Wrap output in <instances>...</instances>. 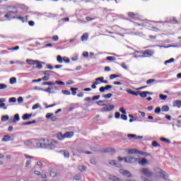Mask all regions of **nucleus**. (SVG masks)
Here are the masks:
<instances>
[{"label": "nucleus", "mask_w": 181, "mask_h": 181, "mask_svg": "<svg viewBox=\"0 0 181 181\" xmlns=\"http://www.w3.org/2000/svg\"><path fill=\"white\" fill-rule=\"evenodd\" d=\"M155 54V51L153 49H146L144 51H135V53H133V56L135 59H138L139 57H152Z\"/></svg>", "instance_id": "obj_1"}, {"label": "nucleus", "mask_w": 181, "mask_h": 181, "mask_svg": "<svg viewBox=\"0 0 181 181\" xmlns=\"http://www.w3.org/2000/svg\"><path fill=\"white\" fill-rule=\"evenodd\" d=\"M42 142L37 143V148H43L45 149H54V142L53 140L42 139Z\"/></svg>", "instance_id": "obj_2"}, {"label": "nucleus", "mask_w": 181, "mask_h": 181, "mask_svg": "<svg viewBox=\"0 0 181 181\" xmlns=\"http://www.w3.org/2000/svg\"><path fill=\"white\" fill-rule=\"evenodd\" d=\"M26 63H28V64H30V66H35V64H36V66H34L33 68V70H35V69H43V62H40V61L37 60H33V59H27L26 60Z\"/></svg>", "instance_id": "obj_3"}, {"label": "nucleus", "mask_w": 181, "mask_h": 181, "mask_svg": "<svg viewBox=\"0 0 181 181\" xmlns=\"http://www.w3.org/2000/svg\"><path fill=\"white\" fill-rule=\"evenodd\" d=\"M16 13H18V8L16 7H13V10L10 11L6 14H5L4 18H6L8 21H11L13 19V16L12 17V15H15Z\"/></svg>", "instance_id": "obj_4"}, {"label": "nucleus", "mask_w": 181, "mask_h": 181, "mask_svg": "<svg viewBox=\"0 0 181 181\" xmlns=\"http://www.w3.org/2000/svg\"><path fill=\"white\" fill-rule=\"evenodd\" d=\"M138 160H139V158H136L135 157H129V156L124 157L125 163H136Z\"/></svg>", "instance_id": "obj_5"}, {"label": "nucleus", "mask_w": 181, "mask_h": 181, "mask_svg": "<svg viewBox=\"0 0 181 181\" xmlns=\"http://www.w3.org/2000/svg\"><path fill=\"white\" fill-rule=\"evenodd\" d=\"M128 153H131L132 155L138 154L139 155H146V152L139 151L138 149H129Z\"/></svg>", "instance_id": "obj_6"}, {"label": "nucleus", "mask_w": 181, "mask_h": 181, "mask_svg": "<svg viewBox=\"0 0 181 181\" xmlns=\"http://www.w3.org/2000/svg\"><path fill=\"white\" fill-rule=\"evenodd\" d=\"M140 172L145 176H147V177H151V176L153 175V173L149 172V170L148 168H142L140 170Z\"/></svg>", "instance_id": "obj_7"}, {"label": "nucleus", "mask_w": 181, "mask_h": 181, "mask_svg": "<svg viewBox=\"0 0 181 181\" xmlns=\"http://www.w3.org/2000/svg\"><path fill=\"white\" fill-rule=\"evenodd\" d=\"M45 118H47V119H51L52 122L57 121V117H56L53 113H47Z\"/></svg>", "instance_id": "obj_8"}, {"label": "nucleus", "mask_w": 181, "mask_h": 181, "mask_svg": "<svg viewBox=\"0 0 181 181\" xmlns=\"http://www.w3.org/2000/svg\"><path fill=\"white\" fill-rule=\"evenodd\" d=\"M120 173L123 175L124 176H127V177H132V174L128 170H120Z\"/></svg>", "instance_id": "obj_9"}, {"label": "nucleus", "mask_w": 181, "mask_h": 181, "mask_svg": "<svg viewBox=\"0 0 181 181\" xmlns=\"http://www.w3.org/2000/svg\"><path fill=\"white\" fill-rule=\"evenodd\" d=\"M13 19H19L20 21H21V22H23V23H25V22H28V16H25V17H22V16H13Z\"/></svg>", "instance_id": "obj_10"}, {"label": "nucleus", "mask_w": 181, "mask_h": 181, "mask_svg": "<svg viewBox=\"0 0 181 181\" xmlns=\"http://www.w3.org/2000/svg\"><path fill=\"white\" fill-rule=\"evenodd\" d=\"M112 110H114V105H110L109 107H103L101 109V111H103V112H107L108 111H112Z\"/></svg>", "instance_id": "obj_11"}, {"label": "nucleus", "mask_w": 181, "mask_h": 181, "mask_svg": "<svg viewBox=\"0 0 181 181\" xmlns=\"http://www.w3.org/2000/svg\"><path fill=\"white\" fill-rule=\"evenodd\" d=\"M173 107H177V108H180L181 107V100H176L173 103Z\"/></svg>", "instance_id": "obj_12"}, {"label": "nucleus", "mask_w": 181, "mask_h": 181, "mask_svg": "<svg viewBox=\"0 0 181 181\" xmlns=\"http://www.w3.org/2000/svg\"><path fill=\"white\" fill-rule=\"evenodd\" d=\"M30 118H32V113L30 114L25 113L22 117V119H24L25 121L28 119H30Z\"/></svg>", "instance_id": "obj_13"}, {"label": "nucleus", "mask_w": 181, "mask_h": 181, "mask_svg": "<svg viewBox=\"0 0 181 181\" xmlns=\"http://www.w3.org/2000/svg\"><path fill=\"white\" fill-rule=\"evenodd\" d=\"M103 152H105V153H107V152H112L113 153H115V148L108 147V148H104V149L103 150Z\"/></svg>", "instance_id": "obj_14"}, {"label": "nucleus", "mask_w": 181, "mask_h": 181, "mask_svg": "<svg viewBox=\"0 0 181 181\" xmlns=\"http://www.w3.org/2000/svg\"><path fill=\"white\" fill-rule=\"evenodd\" d=\"M139 164L141 165V166L148 165V160H146V158H142L141 160L139 161Z\"/></svg>", "instance_id": "obj_15"}, {"label": "nucleus", "mask_w": 181, "mask_h": 181, "mask_svg": "<svg viewBox=\"0 0 181 181\" xmlns=\"http://www.w3.org/2000/svg\"><path fill=\"white\" fill-rule=\"evenodd\" d=\"M82 42H87L88 40V33H86L81 36Z\"/></svg>", "instance_id": "obj_16"}, {"label": "nucleus", "mask_w": 181, "mask_h": 181, "mask_svg": "<svg viewBox=\"0 0 181 181\" xmlns=\"http://www.w3.org/2000/svg\"><path fill=\"white\" fill-rule=\"evenodd\" d=\"M148 94H149V91H143L140 93L139 95L141 97V98H145L148 97Z\"/></svg>", "instance_id": "obj_17"}, {"label": "nucleus", "mask_w": 181, "mask_h": 181, "mask_svg": "<svg viewBox=\"0 0 181 181\" xmlns=\"http://www.w3.org/2000/svg\"><path fill=\"white\" fill-rule=\"evenodd\" d=\"M65 138H71L74 134L73 132H67L64 134Z\"/></svg>", "instance_id": "obj_18"}, {"label": "nucleus", "mask_w": 181, "mask_h": 181, "mask_svg": "<svg viewBox=\"0 0 181 181\" xmlns=\"http://www.w3.org/2000/svg\"><path fill=\"white\" fill-rule=\"evenodd\" d=\"M104 103H108V100H99L96 103L100 107L106 105Z\"/></svg>", "instance_id": "obj_19"}, {"label": "nucleus", "mask_w": 181, "mask_h": 181, "mask_svg": "<svg viewBox=\"0 0 181 181\" xmlns=\"http://www.w3.org/2000/svg\"><path fill=\"white\" fill-rule=\"evenodd\" d=\"M60 153L64 155V158H70V154L69 153V151L64 150L60 151Z\"/></svg>", "instance_id": "obj_20"}, {"label": "nucleus", "mask_w": 181, "mask_h": 181, "mask_svg": "<svg viewBox=\"0 0 181 181\" xmlns=\"http://www.w3.org/2000/svg\"><path fill=\"white\" fill-rule=\"evenodd\" d=\"M8 141H11V136L8 135H5L2 138V141L3 142H8Z\"/></svg>", "instance_id": "obj_21"}, {"label": "nucleus", "mask_w": 181, "mask_h": 181, "mask_svg": "<svg viewBox=\"0 0 181 181\" xmlns=\"http://www.w3.org/2000/svg\"><path fill=\"white\" fill-rule=\"evenodd\" d=\"M18 121H21V117H19V114L17 113L14 115L13 122H18Z\"/></svg>", "instance_id": "obj_22"}, {"label": "nucleus", "mask_w": 181, "mask_h": 181, "mask_svg": "<svg viewBox=\"0 0 181 181\" xmlns=\"http://www.w3.org/2000/svg\"><path fill=\"white\" fill-rule=\"evenodd\" d=\"M121 78V75L111 74L110 76V80H114V78Z\"/></svg>", "instance_id": "obj_23"}, {"label": "nucleus", "mask_w": 181, "mask_h": 181, "mask_svg": "<svg viewBox=\"0 0 181 181\" xmlns=\"http://www.w3.org/2000/svg\"><path fill=\"white\" fill-rule=\"evenodd\" d=\"M109 179L112 181H119V178L115 175H110Z\"/></svg>", "instance_id": "obj_24"}, {"label": "nucleus", "mask_w": 181, "mask_h": 181, "mask_svg": "<svg viewBox=\"0 0 181 181\" xmlns=\"http://www.w3.org/2000/svg\"><path fill=\"white\" fill-rule=\"evenodd\" d=\"M57 136V139H58L59 141H63V139H64V138H66V137L64 136V134H62V133H59Z\"/></svg>", "instance_id": "obj_25"}, {"label": "nucleus", "mask_w": 181, "mask_h": 181, "mask_svg": "<svg viewBox=\"0 0 181 181\" xmlns=\"http://www.w3.org/2000/svg\"><path fill=\"white\" fill-rule=\"evenodd\" d=\"M42 91H45V93H49V94H53V91H52V88L51 87H48L46 89H43Z\"/></svg>", "instance_id": "obj_26"}, {"label": "nucleus", "mask_w": 181, "mask_h": 181, "mask_svg": "<svg viewBox=\"0 0 181 181\" xmlns=\"http://www.w3.org/2000/svg\"><path fill=\"white\" fill-rule=\"evenodd\" d=\"M161 111H163V112H168V111H169V106L168 105L163 106L161 108Z\"/></svg>", "instance_id": "obj_27"}, {"label": "nucleus", "mask_w": 181, "mask_h": 181, "mask_svg": "<svg viewBox=\"0 0 181 181\" xmlns=\"http://www.w3.org/2000/svg\"><path fill=\"white\" fill-rule=\"evenodd\" d=\"M160 177H163V179H166V173H165L163 170H160Z\"/></svg>", "instance_id": "obj_28"}, {"label": "nucleus", "mask_w": 181, "mask_h": 181, "mask_svg": "<svg viewBox=\"0 0 181 181\" xmlns=\"http://www.w3.org/2000/svg\"><path fill=\"white\" fill-rule=\"evenodd\" d=\"M50 73H54L53 71H45L43 72V74L46 76L47 77H50Z\"/></svg>", "instance_id": "obj_29"}, {"label": "nucleus", "mask_w": 181, "mask_h": 181, "mask_svg": "<svg viewBox=\"0 0 181 181\" xmlns=\"http://www.w3.org/2000/svg\"><path fill=\"white\" fill-rule=\"evenodd\" d=\"M42 86H54L56 83L54 82H43Z\"/></svg>", "instance_id": "obj_30"}, {"label": "nucleus", "mask_w": 181, "mask_h": 181, "mask_svg": "<svg viewBox=\"0 0 181 181\" xmlns=\"http://www.w3.org/2000/svg\"><path fill=\"white\" fill-rule=\"evenodd\" d=\"M8 119H9V116L8 115H4L1 117V121L3 122H6V121H8Z\"/></svg>", "instance_id": "obj_31"}, {"label": "nucleus", "mask_w": 181, "mask_h": 181, "mask_svg": "<svg viewBox=\"0 0 181 181\" xmlns=\"http://www.w3.org/2000/svg\"><path fill=\"white\" fill-rule=\"evenodd\" d=\"M78 88H71V91H72V95H76L77 94Z\"/></svg>", "instance_id": "obj_32"}, {"label": "nucleus", "mask_w": 181, "mask_h": 181, "mask_svg": "<svg viewBox=\"0 0 181 181\" xmlns=\"http://www.w3.org/2000/svg\"><path fill=\"white\" fill-rule=\"evenodd\" d=\"M112 97V93H107L106 95H103V98H105V100H108Z\"/></svg>", "instance_id": "obj_33"}, {"label": "nucleus", "mask_w": 181, "mask_h": 181, "mask_svg": "<svg viewBox=\"0 0 181 181\" xmlns=\"http://www.w3.org/2000/svg\"><path fill=\"white\" fill-rule=\"evenodd\" d=\"M24 144L25 145V146H32V141L27 140L24 141Z\"/></svg>", "instance_id": "obj_34"}, {"label": "nucleus", "mask_w": 181, "mask_h": 181, "mask_svg": "<svg viewBox=\"0 0 181 181\" xmlns=\"http://www.w3.org/2000/svg\"><path fill=\"white\" fill-rule=\"evenodd\" d=\"M160 141H162V142H166L167 144H170V140L165 138V137H161L160 139Z\"/></svg>", "instance_id": "obj_35"}, {"label": "nucleus", "mask_w": 181, "mask_h": 181, "mask_svg": "<svg viewBox=\"0 0 181 181\" xmlns=\"http://www.w3.org/2000/svg\"><path fill=\"white\" fill-rule=\"evenodd\" d=\"M106 60H108L110 62H114V60H117V59L115 57L109 56L106 57Z\"/></svg>", "instance_id": "obj_36"}, {"label": "nucleus", "mask_w": 181, "mask_h": 181, "mask_svg": "<svg viewBox=\"0 0 181 181\" xmlns=\"http://www.w3.org/2000/svg\"><path fill=\"white\" fill-rule=\"evenodd\" d=\"M152 146H154V148H158V146H160V144L158 143L156 141H152Z\"/></svg>", "instance_id": "obj_37"}, {"label": "nucleus", "mask_w": 181, "mask_h": 181, "mask_svg": "<svg viewBox=\"0 0 181 181\" xmlns=\"http://www.w3.org/2000/svg\"><path fill=\"white\" fill-rule=\"evenodd\" d=\"M5 88H8V85L5 83H0V90H5Z\"/></svg>", "instance_id": "obj_38"}, {"label": "nucleus", "mask_w": 181, "mask_h": 181, "mask_svg": "<svg viewBox=\"0 0 181 181\" xmlns=\"http://www.w3.org/2000/svg\"><path fill=\"white\" fill-rule=\"evenodd\" d=\"M98 84H100V82H93V84H92L91 88H93V90H95V88H97V86H98Z\"/></svg>", "instance_id": "obj_39"}, {"label": "nucleus", "mask_w": 181, "mask_h": 181, "mask_svg": "<svg viewBox=\"0 0 181 181\" xmlns=\"http://www.w3.org/2000/svg\"><path fill=\"white\" fill-rule=\"evenodd\" d=\"M57 60L58 63H63V57H62L61 55H58L57 57Z\"/></svg>", "instance_id": "obj_40"}, {"label": "nucleus", "mask_w": 181, "mask_h": 181, "mask_svg": "<svg viewBox=\"0 0 181 181\" xmlns=\"http://www.w3.org/2000/svg\"><path fill=\"white\" fill-rule=\"evenodd\" d=\"M75 180H81V175L80 174H77L74 177Z\"/></svg>", "instance_id": "obj_41"}, {"label": "nucleus", "mask_w": 181, "mask_h": 181, "mask_svg": "<svg viewBox=\"0 0 181 181\" xmlns=\"http://www.w3.org/2000/svg\"><path fill=\"white\" fill-rule=\"evenodd\" d=\"M173 62H175V59L174 58H170V59L165 61L164 62V64H168L169 63H173Z\"/></svg>", "instance_id": "obj_42"}, {"label": "nucleus", "mask_w": 181, "mask_h": 181, "mask_svg": "<svg viewBox=\"0 0 181 181\" xmlns=\"http://www.w3.org/2000/svg\"><path fill=\"white\" fill-rule=\"evenodd\" d=\"M16 83V78L12 77L10 78V84H15Z\"/></svg>", "instance_id": "obj_43"}, {"label": "nucleus", "mask_w": 181, "mask_h": 181, "mask_svg": "<svg viewBox=\"0 0 181 181\" xmlns=\"http://www.w3.org/2000/svg\"><path fill=\"white\" fill-rule=\"evenodd\" d=\"M159 98H160V100H166V98H168V95H163V94H160Z\"/></svg>", "instance_id": "obj_44"}, {"label": "nucleus", "mask_w": 181, "mask_h": 181, "mask_svg": "<svg viewBox=\"0 0 181 181\" xmlns=\"http://www.w3.org/2000/svg\"><path fill=\"white\" fill-rule=\"evenodd\" d=\"M78 170H81V172H84L86 170V166L84 165H79L78 167Z\"/></svg>", "instance_id": "obj_45"}, {"label": "nucleus", "mask_w": 181, "mask_h": 181, "mask_svg": "<svg viewBox=\"0 0 181 181\" xmlns=\"http://www.w3.org/2000/svg\"><path fill=\"white\" fill-rule=\"evenodd\" d=\"M37 108H40V105L39 103H36L32 107V110H37Z\"/></svg>", "instance_id": "obj_46"}, {"label": "nucleus", "mask_w": 181, "mask_h": 181, "mask_svg": "<svg viewBox=\"0 0 181 181\" xmlns=\"http://www.w3.org/2000/svg\"><path fill=\"white\" fill-rule=\"evenodd\" d=\"M26 63L23 61H19V60L16 61V64H20L21 66H23Z\"/></svg>", "instance_id": "obj_47"}, {"label": "nucleus", "mask_w": 181, "mask_h": 181, "mask_svg": "<svg viewBox=\"0 0 181 181\" xmlns=\"http://www.w3.org/2000/svg\"><path fill=\"white\" fill-rule=\"evenodd\" d=\"M62 62H64L65 63H70V59H69V57H64Z\"/></svg>", "instance_id": "obj_48"}, {"label": "nucleus", "mask_w": 181, "mask_h": 181, "mask_svg": "<svg viewBox=\"0 0 181 181\" xmlns=\"http://www.w3.org/2000/svg\"><path fill=\"white\" fill-rule=\"evenodd\" d=\"M95 81L98 83V81H100V83H103L104 81V77H99L95 78Z\"/></svg>", "instance_id": "obj_49"}, {"label": "nucleus", "mask_w": 181, "mask_h": 181, "mask_svg": "<svg viewBox=\"0 0 181 181\" xmlns=\"http://www.w3.org/2000/svg\"><path fill=\"white\" fill-rule=\"evenodd\" d=\"M110 165H112V166H116L117 165V163L115 161V160H111L109 161Z\"/></svg>", "instance_id": "obj_50"}, {"label": "nucleus", "mask_w": 181, "mask_h": 181, "mask_svg": "<svg viewBox=\"0 0 181 181\" xmlns=\"http://www.w3.org/2000/svg\"><path fill=\"white\" fill-rule=\"evenodd\" d=\"M55 84H59V86H64V82L62 81H56L55 82Z\"/></svg>", "instance_id": "obj_51"}, {"label": "nucleus", "mask_w": 181, "mask_h": 181, "mask_svg": "<svg viewBox=\"0 0 181 181\" xmlns=\"http://www.w3.org/2000/svg\"><path fill=\"white\" fill-rule=\"evenodd\" d=\"M155 81H156V79H148V80L146 81V84H152V83H155Z\"/></svg>", "instance_id": "obj_52"}, {"label": "nucleus", "mask_w": 181, "mask_h": 181, "mask_svg": "<svg viewBox=\"0 0 181 181\" xmlns=\"http://www.w3.org/2000/svg\"><path fill=\"white\" fill-rule=\"evenodd\" d=\"M62 93L65 95H70L71 93H70V91L67 90H63Z\"/></svg>", "instance_id": "obj_53"}, {"label": "nucleus", "mask_w": 181, "mask_h": 181, "mask_svg": "<svg viewBox=\"0 0 181 181\" xmlns=\"http://www.w3.org/2000/svg\"><path fill=\"white\" fill-rule=\"evenodd\" d=\"M49 176H51L52 177H56V176H57L56 172H54V171H51V172L49 173Z\"/></svg>", "instance_id": "obj_54"}, {"label": "nucleus", "mask_w": 181, "mask_h": 181, "mask_svg": "<svg viewBox=\"0 0 181 181\" xmlns=\"http://www.w3.org/2000/svg\"><path fill=\"white\" fill-rule=\"evenodd\" d=\"M41 80L43 81H47L50 80V77L45 76L41 78Z\"/></svg>", "instance_id": "obj_55"}, {"label": "nucleus", "mask_w": 181, "mask_h": 181, "mask_svg": "<svg viewBox=\"0 0 181 181\" xmlns=\"http://www.w3.org/2000/svg\"><path fill=\"white\" fill-rule=\"evenodd\" d=\"M126 91L128 94H131L132 95H134V93L135 92L131 89H126Z\"/></svg>", "instance_id": "obj_56"}, {"label": "nucleus", "mask_w": 181, "mask_h": 181, "mask_svg": "<svg viewBox=\"0 0 181 181\" xmlns=\"http://www.w3.org/2000/svg\"><path fill=\"white\" fill-rule=\"evenodd\" d=\"M119 117H121V113H119V112H116L115 114V118L118 119V118H119Z\"/></svg>", "instance_id": "obj_57"}, {"label": "nucleus", "mask_w": 181, "mask_h": 181, "mask_svg": "<svg viewBox=\"0 0 181 181\" xmlns=\"http://www.w3.org/2000/svg\"><path fill=\"white\" fill-rule=\"evenodd\" d=\"M100 95H95L92 98V101H95V100H100Z\"/></svg>", "instance_id": "obj_58"}, {"label": "nucleus", "mask_w": 181, "mask_h": 181, "mask_svg": "<svg viewBox=\"0 0 181 181\" xmlns=\"http://www.w3.org/2000/svg\"><path fill=\"white\" fill-rule=\"evenodd\" d=\"M127 137H129L130 139H132V138H136V134H127Z\"/></svg>", "instance_id": "obj_59"}, {"label": "nucleus", "mask_w": 181, "mask_h": 181, "mask_svg": "<svg viewBox=\"0 0 181 181\" xmlns=\"http://www.w3.org/2000/svg\"><path fill=\"white\" fill-rule=\"evenodd\" d=\"M156 114H160V107H158L154 110Z\"/></svg>", "instance_id": "obj_60"}, {"label": "nucleus", "mask_w": 181, "mask_h": 181, "mask_svg": "<svg viewBox=\"0 0 181 181\" xmlns=\"http://www.w3.org/2000/svg\"><path fill=\"white\" fill-rule=\"evenodd\" d=\"M128 16H129V18H135L136 14L134 13H132V12H129V13H128Z\"/></svg>", "instance_id": "obj_61"}, {"label": "nucleus", "mask_w": 181, "mask_h": 181, "mask_svg": "<svg viewBox=\"0 0 181 181\" xmlns=\"http://www.w3.org/2000/svg\"><path fill=\"white\" fill-rule=\"evenodd\" d=\"M121 118L122 119H124V121H127L128 119V117L126 115H122Z\"/></svg>", "instance_id": "obj_62"}, {"label": "nucleus", "mask_w": 181, "mask_h": 181, "mask_svg": "<svg viewBox=\"0 0 181 181\" xmlns=\"http://www.w3.org/2000/svg\"><path fill=\"white\" fill-rule=\"evenodd\" d=\"M8 103H16V98H11L8 100Z\"/></svg>", "instance_id": "obj_63"}, {"label": "nucleus", "mask_w": 181, "mask_h": 181, "mask_svg": "<svg viewBox=\"0 0 181 181\" xmlns=\"http://www.w3.org/2000/svg\"><path fill=\"white\" fill-rule=\"evenodd\" d=\"M110 88H112V86L111 85H107L105 86V90H110Z\"/></svg>", "instance_id": "obj_64"}]
</instances>
